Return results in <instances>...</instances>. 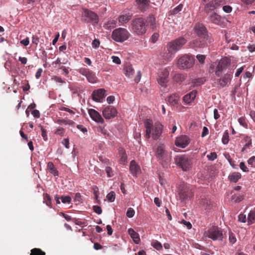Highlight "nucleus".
I'll return each instance as SVG.
<instances>
[{
  "label": "nucleus",
  "instance_id": "nucleus-21",
  "mask_svg": "<svg viewBox=\"0 0 255 255\" xmlns=\"http://www.w3.org/2000/svg\"><path fill=\"white\" fill-rule=\"evenodd\" d=\"M88 113L90 117L93 121L98 123L104 124V120L103 118L102 117L100 113L96 110L93 109H90L88 110Z\"/></svg>",
  "mask_w": 255,
  "mask_h": 255
},
{
  "label": "nucleus",
  "instance_id": "nucleus-27",
  "mask_svg": "<svg viewBox=\"0 0 255 255\" xmlns=\"http://www.w3.org/2000/svg\"><path fill=\"white\" fill-rule=\"evenodd\" d=\"M128 233L132 239L133 242L136 244H138L140 242V238L138 234L134 231L132 228H129L128 230Z\"/></svg>",
  "mask_w": 255,
  "mask_h": 255
},
{
  "label": "nucleus",
  "instance_id": "nucleus-35",
  "mask_svg": "<svg viewBox=\"0 0 255 255\" xmlns=\"http://www.w3.org/2000/svg\"><path fill=\"white\" fill-rule=\"evenodd\" d=\"M186 78V76L183 74H176L174 77L173 80L176 83H182Z\"/></svg>",
  "mask_w": 255,
  "mask_h": 255
},
{
  "label": "nucleus",
  "instance_id": "nucleus-31",
  "mask_svg": "<svg viewBox=\"0 0 255 255\" xmlns=\"http://www.w3.org/2000/svg\"><path fill=\"white\" fill-rule=\"evenodd\" d=\"M242 175L239 172H234L231 174L229 176V180L234 183H236L241 178Z\"/></svg>",
  "mask_w": 255,
  "mask_h": 255
},
{
  "label": "nucleus",
  "instance_id": "nucleus-33",
  "mask_svg": "<svg viewBox=\"0 0 255 255\" xmlns=\"http://www.w3.org/2000/svg\"><path fill=\"white\" fill-rule=\"evenodd\" d=\"M47 168L49 172L52 174L54 176H58V170L55 168L53 163L52 162H49L47 164Z\"/></svg>",
  "mask_w": 255,
  "mask_h": 255
},
{
  "label": "nucleus",
  "instance_id": "nucleus-18",
  "mask_svg": "<svg viewBox=\"0 0 255 255\" xmlns=\"http://www.w3.org/2000/svg\"><path fill=\"white\" fill-rule=\"evenodd\" d=\"M190 142V140L188 136L182 135L176 138L175 144L178 147L185 148L189 144Z\"/></svg>",
  "mask_w": 255,
  "mask_h": 255
},
{
  "label": "nucleus",
  "instance_id": "nucleus-56",
  "mask_svg": "<svg viewBox=\"0 0 255 255\" xmlns=\"http://www.w3.org/2000/svg\"><path fill=\"white\" fill-rule=\"evenodd\" d=\"M105 170H106V172L108 176L112 177L114 175L113 173V170H112V169L111 167H110L109 166H107V167H106Z\"/></svg>",
  "mask_w": 255,
  "mask_h": 255
},
{
  "label": "nucleus",
  "instance_id": "nucleus-20",
  "mask_svg": "<svg viewBox=\"0 0 255 255\" xmlns=\"http://www.w3.org/2000/svg\"><path fill=\"white\" fill-rule=\"evenodd\" d=\"M132 14L128 11L123 12L118 17V21L120 25H124L128 23L131 18Z\"/></svg>",
  "mask_w": 255,
  "mask_h": 255
},
{
  "label": "nucleus",
  "instance_id": "nucleus-15",
  "mask_svg": "<svg viewBox=\"0 0 255 255\" xmlns=\"http://www.w3.org/2000/svg\"><path fill=\"white\" fill-rule=\"evenodd\" d=\"M103 115L106 119H111L115 118L118 114L117 109L113 106H109L102 111Z\"/></svg>",
  "mask_w": 255,
  "mask_h": 255
},
{
  "label": "nucleus",
  "instance_id": "nucleus-63",
  "mask_svg": "<svg viewBox=\"0 0 255 255\" xmlns=\"http://www.w3.org/2000/svg\"><path fill=\"white\" fill-rule=\"evenodd\" d=\"M53 79L57 83H60L61 84L65 83V82L62 80V79L61 77L55 76L53 78Z\"/></svg>",
  "mask_w": 255,
  "mask_h": 255
},
{
  "label": "nucleus",
  "instance_id": "nucleus-40",
  "mask_svg": "<svg viewBox=\"0 0 255 255\" xmlns=\"http://www.w3.org/2000/svg\"><path fill=\"white\" fill-rule=\"evenodd\" d=\"M43 202L49 207H51V198L48 194H45L43 195Z\"/></svg>",
  "mask_w": 255,
  "mask_h": 255
},
{
  "label": "nucleus",
  "instance_id": "nucleus-48",
  "mask_svg": "<svg viewBox=\"0 0 255 255\" xmlns=\"http://www.w3.org/2000/svg\"><path fill=\"white\" fill-rule=\"evenodd\" d=\"M238 122L240 124L245 128H247L248 126L246 122V118L245 117H241L239 119Z\"/></svg>",
  "mask_w": 255,
  "mask_h": 255
},
{
  "label": "nucleus",
  "instance_id": "nucleus-39",
  "mask_svg": "<svg viewBox=\"0 0 255 255\" xmlns=\"http://www.w3.org/2000/svg\"><path fill=\"white\" fill-rule=\"evenodd\" d=\"M183 4H180L178 6H177L176 7H175L172 10H171L170 11V14H176L178 13H179L183 8Z\"/></svg>",
  "mask_w": 255,
  "mask_h": 255
},
{
  "label": "nucleus",
  "instance_id": "nucleus-12",
  "mask_svg": "<svg viewBox=\"0 0 255 255\" xmlns=\"http://www.w3.org/2000/svg\"><path fill=\"white\" fill-rule=\"evenodd\" d=\"M155 155L157 158L162 162H166L168 160V152L165 150V146L163 144L157 146L155 151Z\"/></svg>",
  "mask_w": 255,
  "mask_h": 255
},
{
  "label": "nucleus",
  "instance_id": "nucleus-10",
  "mask_svg": "<svg viewBox=\"0 0 255 255\" xmlns=\"http://www.w3.org/2000/svg\"><path fill=\"white\" fill-rule=\"evenodd\" d=\"M178 194L179 199L182 202L189 200L194 196L192 189L187 185H183L180 187Z\"/></svg>",
  "mask_w": 255,
  "mask_h": 255
},
{
  "label": "nucleus",
  "instance_id": "nucleus-7",
  "mask_svg": "<svg viewBox=\"0 0 255 255\" xmlns=\"http://www.w3.org/2000/svg\"><path fill=\"white\" fill-rule=\"evenodd\" d=\"M204 236L213 241H222L224 237L222 230L217 226H213L205 231Z\"/></svg>",
  "mask_w": 255,
  "mask_h": 255
},
{
  "label": "nucleus",
  "instance_id": "nucleus-25",
  "mask_svg": "<svg viewBox=\"0 0 255 255\" xmlns=\"http://www.w3.org/2000/svg\"><path fill=\"white\" fill-rule=\"evenodd\" d=\"M138 8L141 11H145L149 4V0H136Z\"/></svg>",
  "mask_w": 255,
  "mask_h": 255
},
{
  "label": "nucleus",
  "instance_id": "nucleus-54",
  "mask_svg": "<svg viewBox=\"0 0 255 255\" xmlns=\"http://www.w3.org/2000/svg\"><path fill=\"white\" fill-rule=\"evenodd\" d=\"M248 163L252 167H255V156L250 157L248 160Z\"/></svg>",
  "mask_w": 255,
  "mask_h": 255
},
{
  "label": "nucleus",
  "instance_id": "nucleus-28",
  "mask_svg": "<svg viewBox=\"0 0 255 255\" xmlns=\"http://www.w3.org/2000/svg\"><path fill=\"white\" fill-rule=\"evenodd\" d=\"M146 23L149 25L150 27L153 30H155L157 27V23L154 15L152 14H150L146 20Z\"/></svg>",
  "mask_w": 255,
  "mask_h": 255
},
{
  "label": "nucleus",
  "instance_id": "nucleus-57",
  "mask_svg": "<svg viewBox=\"0 0 255 255\" xmlns=\"http://www.w3.org/2000/svg\"><path fill=\"white\" fill-rule=\"evenodd\" d=\"M240 167L243 171L245 172H249L248 168H247V167L246 166V165H245V164L244 162H241L240 163Z\"/></svg>",
  "mask_w": 255,
  "mask_h": 255
},
{
  "label": "nucleus",
  "instance_id": "nucleus-3",
  "mask_svg": "<svg viewBox=\"0 0 255 255\" xmlns=\"http://www.w3.org/2000/svg\"><path fill=\"white\" fill-rule=\"evenodd\" d=\"M131 24L133 31L138 35H142L146 31V21L143 17L133 18Z\"/></svg>",
  "mask_w": 255,
  "mask_h": 255
},
{
  "label": "nucleus",
  "instance_id": "nucleus-4",
  "mask_svg": "<svg viewBox=\"0 0 255 255\" xmlns=\"http://www.w3.org/2000/svg\"><path fill=\"white\" fill-rule=\"evenodd\" d=\"M194 30L197 35L206 41V46L211 45L214 42L213 38L210 36L206 27L202 23H197L194 27Z\"/></svg>",
  "mask_w": 255,
  "mask_h": 255
},
{
  "label": "nucleus",
  "instance_id": "nucleus-50",
  "mask_svg": "<svg viewBox=\"0 0 255 255\" xmlns=\"http://www.w3.org/2000/svg\"><path fill=\"white\" fill-rule=\"evenodd\" d=\"M207 157L209 160L213 161L217 158V155L216 152H211L207 155Z\"/></svg>",
  "mask_w": 255,
  "mask_h": 255
},
{
  "label": "nucleus",
  "instance_id": "nucleus-29",
  "mask_svg": "<svg viewBox=\"0 0 255 255\" xmlns=\"http://www.w3.org/2000/svg\"><path fill=\"white\" fill-rule=\"evenodd\" d=\"M179 96L177 94H173L168 97V102L171 105H176L178 104Z\"/></svg>",
  "mask_w": 255,
  "mask_h": 255
},
{
  "label": "nucleus",
  "instance_id": "nucleus-9",
  "mask_svg": "<svg viewBox=\"0 0 255 255\" xmlns=\"http://www.w3.org/2000/svg\"><path fill=\"white\" fill-rule=\"evenodd\" d=\"M82 20L85 22H91L95 24L98 23L99 18L95 12L87 8H83Z\"/></svg>",
  "mask_w": 255,
  "mask_h": 255
},
{
  "label": "nucleus",
  "instance_id": "nucleus-49",
  "mask_svg": "<svg viewBox=\"0 0 255 255\" xmlns=\"http://www.w3.org/2000/svg\"><path fill=\"white\" fill-rule=\"evenodd\" d=\"M134 210L132 208H129L127 212L126 215L128 218H132L134 215Z\"/></svg>",
  "mask_w": 255,
  "mask_h": 255
},
{
  "label": "nucleus",
  "instance_id": "nucleus-11",
  "mask_svg": "<svg viewBox=\"0 0 255 255\" xmlns=\"http://www.w3.org/2000/svg\"><path fill=\"white\" fill-rule=\"evenodd\" d=\"M170 68L167 67L163 69H161L158 73L157 78L158 83L163 87H166L169 81V75Z\"/></svg>",
  "mask_w": 255,
  "mask_h": 255
},
{
  "label": "nucleus",
  "instance_id": "nucleus-6",
  "mask_svg": "<svg viewBox=\"0 0 255 255\" xmlns=\"http://www.w3.org/2000/svg\"><path fill=\"white\" fill-rule=\"evenodd\" d=\"M187 40L182 36L171 41L167 44V51L170 55L174 54L177 51L181 49L187 42Z\"/></svg>",
  "mask_w": 255,
  "mask_h": 255
},
{
  "label": "nucleus",
  "instance_id": "nucleus-22",
  "mask_svg": "<svg viewBox=\"0 0 255 255\" xmlns=\"http://www.w3.org/2000/svg\"><path fill=\"white\" fill-rule=\"evenodd\" d=\"M232 77V76L231 73H227L226 74L224 75L222 78L217 79L215 82V83H216L221 87H224L229 82H230Z\"/></svg>",
  "mask_w": 255,
  "mask_h": 255
},
{
  "label": "nucleus",
  "instance_id": "nucleus-24",
  "mask_svg": "<svg viewBox=\"0 0 255 255\" xmlns=\"http://www.w3.org/2000/svg\"><path fill=\"white\" fill-rule=\"evenodd\" d=\"M196 93L197 92L196 91H193L190 93L185 95L183 98V101L187 104L191 103L195 99L196 96Z\"/></svg>",
  "mask_w": 255,
  "mask_h": 255
},
{
  "label": "nucleus",
  "instance_id": "nucleus-34",
  "mask_svg": "<svg viewBox=\"0 0 255 255\" xmlns=\"http://www.w3.org/2000/svg\"><path fill=\"white\" fill-rule=\"evenodd\" d=\"M244 141L245 144L242 149V151H244L246 149H250L252 147V140L250 136H245L244 138Z\"/></svg>",
  "mask_w": 255,
  "mask_h": 255
},
{
  "label": "nucleus",
  "instance_id": "nucleus-61",
  "mask_svg": "<svg viewBox=\"0 0 255 255\" xmlns=\"http://www.w3.org/2000/svg\"><path fill=\"white\" fill-rule=\"evenodd\" d=\"M223 9L225 12L230 13L232 10V7L230 5H225L223 7Z\"/></svg>",
  "mask_w": 255,
  "mask_h": 255
},
{
  "label": "nucleus",
  "instance_id": "nucleus-23",
  "mask_svg": "<svg viewBox=\"0 0 255 255\" xmlns=\"http://www.w3.org/2000/svg\"><path fill=\"white\" fill-rule=\"evenodd\" d=\"M129 170L133 176H136L140 172V167L134 160H132L130 162Z\"/></svg>",
  "mask_w": 255,
  "mask_h": 255
},
{
  "label": "nucleus",
  "instance_id": "nucleus-42",
  "mask_svg": "<svg viewBox=\"0 0 255 255\" xmlns=\"http://www.w3.org/2000/svg\"><path fill=\"white\" fill-rule=\"evenodd\" d=\"M205 81L204 78H197L193 81L194 86H198L203 84Z\"/></svg>",
  "mask_w": 255,
  "mask_h": 255
},
{
  "label": "nucleus",
  "instance_id": "nucleus-60",
  "mask_svg": "<svg viewBox=\"0 0 255 255\" xmlns=\"http://www.w3.org/2000/svg\"><path fill=\"white\" fill-rule=\"evenodd\" d=\"M64 133V129L62 128H58L56 131L55 132V133L61 136H63Z\"/></svg>",
  "mask_w": 255,
  "mask_h": 255
},
{
  "label": "nucleus",
  "instance_id": "nucleus-52",
  "mask_svg": "<svg viewBox=\"0 0 255 255\" xmlns=\"http://www.w3.org/2000/svg\"><path fill=\"white\" fill-rule=\"evenodd\" d=\"M40 129L41 130V135L45 141H46L48 139L47 135L46 130L42 126H40Z\"/></svg>",
  "mask_w": 255,
  "mask_h": 255
},
{
  "label": "nucleus",
  "instance_id": "nucleus-46",
  "mask_svg": "<svg viewBox=\"0 0 255 255\" xmlns=\"http://www.w3.org/2000/svg\"><path fill=\"white\" fill-rule=\"evenodd\" d=\"M229 133H228V131H225L223 134L222 139V142L223 144H226L228 143L229 140Z\"/></svg>",
  "mask_w": 255,
  "mask_h": 255
},
{
  "label": "nucleus",
  "instance_id": "nucleus-41",
  "mask_svg": "<svg viewBox=\"0 0 255 255\" xmlns=\"http://www.w3.org/2000/svg\"><path fill=\"white\" fill-rule=\"evenodd\" d=\"M229 240L231 244H235L237 241L235 234L231 231H230L229 233Z\"/></svg>",
  "mask_w": 255,
  "mask_h": 255
},
{
  "label": "nucleus",
  "instance_id": "nucleus-14",
  "mask_svg": "<svg viewBox=\"0 0 255 255\" xmlns=\"http://www.w3.org/2000/svg\"><path fill=\"white\" fill-rule=\"evenodd\" d=\"M80 73L85 76L89 82L95 83L97 81V78L95 73L88 69L82 68L80 70Z\"/></svg>",
  "mask_w": 255,
  "mask_h": 255
},
{
  "label": "nucleus",
  "instance_id": "nucleus-44",
  "mask_svg": "<svg viewBox=\"0 0 255 255\" xmlns=\"http://www.w3.org/2000/svg\"><path fill=\"white\" fill-rule=\"evenodd\" d=\"M220 62L222 64V65L224 66L227 68L231 64V60L227 57L223 58L221 60Z\"/></svg>",
  "mask_w": 255,
  "mask_h": 255
},
{
  "label": "nucleus",
  "instance_id": "nucleus-36",
  "mask_svg": "<svg viewBox=\"0 0 255 255\" xmlns=\"http://www.w3.org/2000/svg\"><path fill=\"white\" fill-rule=\"evenodd\" d=\"M117 24V21L116 20H110L107 21L104 25V27L106 29H109L116 27Z\"/></svg>",
  "mask_w": 255,
  "mask_h": 255
},
{
  "label": "nucleus",
  "instance_id": "nucleus-26",
  "mask_svg": "<svg viewBox=\"0 0 255 255\" xmlns=\"http://www.w3.org/2000/svg\"><path fill=\"white\" fill-rule=\"evenodd\" d=\"M206 41L203 39L202 41L198 40H193L190 42L191 47L193 48H203L206 46Z\"/></svg>",
  "mask_w": 255,
  "mask_h": 255
},
{
  "label": "nucleus",
  "instance_id": "nucleus-17",
  "mask_svg": "<svg viewBox=\"0 0 255 255\" xmlns=\"http://www.w3.org/2000/svg\"><path fill=\"white\" fill-rule=\"evenodd\" d=\"M224 2V0H212L207 3L205 6L206 12H209L220 6Z\"/></svg>",
  "mask_w": 255,
  "mask_h": 255
},
{
  "label": "nucleus",
  "instance_id": "nucleus-13",
  "mask_svg": "<svg viewBox=\"0 0 255 255\" xmlns=\"http://www.w3.org/2000/svg\"><path fill=\"white\" fill-rule=\"evenodd\" d=\"M200 207L204 210H210L214 206V203L211 200L205 196L201 197L198 202Z\"/></svg>",
  "mask_w": 255,
  "mask_h": 255
},
{
  "label": "nucleus",
  "instance_id": "nucleus-2",
  "mask_svg": "<svg viewBox=\"0 0 255 255\" xmlns=\"http://www.w3.org/2000/svg\"><path fill=\"white\" fill-rule=\"evenodd\" d=\"M175 164L183 171H188L192 167V160L189 155H178L174 157Z\"/></svg>",
  "mask_w": 255,
  "mask_h": 255
},
{
  "label": "nucleus",
  "instance_id": "nucleus-37",
  "mask_svg": "<svg viewBox=\"0 0 255 255\" xmlns=\"http://www.w3.org/2000/svg\"><path fill=\"white\" fill-rule=\"evenodd\" d=\"M44 252L42 251L39 248H34L31 250L30 255H45Z\"/></svg>",
  "mask_w": 255,
  "mask_h": 255
},
{
  "label": "nucleus",
  "instance_id": "nucleus-62",
  "mask_svg": "<svg viewBox=\"0 0 255 255\" xmlns=\"http://www.w3.org/2000/svg\"><path fill=\"white\" fill-rule=\"evenodd\" d=\"M159 37V34L157 33H154L152 36H151V41L153 43H155L158 39Z\"/></svg>",
  "mask_w": 255,
  "mask_h": 255
},
{
  "label": "nucleus",
  "instance_id": "nucleus-1",
  "mask_svg": "<svg viewBox=\"0 0 255 255\" xmlns=\"http://www.w3.org/2000/svg\"><path fill=\"white\" fill-rule=\"evenodd\" d=\"M144 126L146 128L145 137L148 139L151 134L152 138L156 140L162 132L163 126L159 122H156L153 125L151 121L148 119L144 122Z\"/></svg>",
  "mask_w": 255,
  "mask_h": 255
},
{
  "label": "nucleus",
  "instance_id": "nucleus-47",
  "mask_svg": "<svg viewBox=\"0 0 255 255\" xmlns=\"http://www.w3.org/2000/svg\"><path fill=\"white\" fill-rule=\"evenodd\" d=\"M82 199L81 194L79 193H77L74 198V201L76 202V204H78L81 203L82 202Z\"/></svg>",
  "mask_w": 255,
  "mask_h": 255
},
{
  "label": "nucleus",
  "instance_id": "nucleus-16",
  "mask_svg": "<svg viewBox=\"0 0 255 255\" xmlns=\"http://www.w3.org/2000/svg\"><path fill=\"white\" fill-rule=\"evenodd\" d=\"M106 96V90L104 89H99L93 91L92 99L96 102H102Z\"/></svg>",
  "mask_w": 255,
  "mask_h": 255
},
{
  "label": "nucleus",
  "instance_id": "nucleus-43",
  "mask_svg": "<svg viewBox=\"0 0 255 255\" xmlns=\"http://www.w3.org/2000/svg\"><path fill=\"white\" fill-rule=\"evenodd\" d=\"M106 197L109 202H113L115 200L116 194L114 191H111L107 194Z\"/></svg>",
  "mask_w": 255,
  "mask_h": 255
},
{
  "label": "nucleus",
  "instance_id": "nucleus-8",
  "mask_svg": "<svg viewBox=\"0 0 255 255\" xmlns=\"http://www.w3.org/2000/svg\"><path fill=\"white\" fill-rule=\"evenodd\" d=\"M194 64V58L189 55L185 54L178 59L177 66L180 69H186L191 68Z\"/></svg>",
  "mask_w": 255,
  "mask_h": 255
},
{
  "label": "nucleus",
  "instance_id": "nucleus-64",
  "mask_svg": "<svg viewBox=\"0 0 255 255\" xmlns=\"http://www.w3.org/2000/svg\"><path fill=\"white\" fill-rule=\"evenodd\" d=\"M112 58L113 60V62L114 63L117 64H121V60L118 57L113 56H112Z\"/></svg>",
  "mask_w": 255,
  "mask_h": 255
},
{
  "label": "nucleus",
  "instance_id": "nucleus-38",
  "mask_svg": "<svg viewBox=\"0 0 255 255\" xmlns=\"http://www.w3.org/2000/svg\"><path fill=\"white\" fill-rule=\"evenodd\" d=\"M248 223L249 224H253L255 220V211H252L248 215Z\"/></svg>",
  "mask_w": 255,
  "mask_h": 255
},
{
  "label": "nucleus",
  "instance_id": "nucleus-58",
  "mask_svg": "<svg viewBox=\"0 0 255 255\" xmlns=\"http://www.w3.org/2000/svg\"><path fill=\"white\" fill-rule=\"evenodd\" d=\"M100 44V42L99 40L97 39H95L92 42V45L93 48H97L98 47H99Z\"/></svg>",
  "mask_w": 255,
  "mask_h": 255
},
{
  "label": "nucleus",
  "instance_id": "nucleus-59",
  "mask_svg": "<svg viewBox=\"0 0 255 255\" xmlns=\"http://www.w3.org/2000/svg\"><path fill=\"white\" fill-rule=\"evenodd\" d=\"M196 58L200 63H203L205 59V56L204 55L198 54L196 56Z\"/></svg>",
  "mask_w": 255,
  "mask_h": 255
},
{
  "label": "nucleus",
  "instance_id": "nucleus-55",
  "mask_svg": "<svg viewBox=\"0 0 255 255\" xmlns=\"http://www.w3.org/2000/svg\"><path fill=\"white\" fill-rule=\"evenodd\" d=\"M93 209L95 213L99 215L102 213V209L101 207L99 206H94L93 207Z\"/></svg>",
  "mask_w": 255,
  "mask_h": 255
},
{
  "label": "nucleus",
  "instance_id": "nucleus-53",
  "mask_svg": "<svg viewBox=\"0 0 255 255\" xmlns=\"http://www.w3.org/2000/svg\"><path fill=\"white\" fill-rule=\"evenodd\" d=\"M61 201L63 203H70L71 198L69 196H62L61 197Z\"/></svg>",
  "mask_w": 255,
  "mask_h": 255
},
{
  "label": "nucleus",
  "instance_id": "nucleus-45",
  "mask_svg": "<svg viewBox=\"0 0 255 255\" xmlns=\"http://www.w3.org/2000/svg\"><path fill=\"white\" fill-rule=\"evenodd\" d=\"M151 246L157 250H160L162 249L161 244L157 241L153 242L151 243Z\"/></svg>",
  "mask_w": 255,
  "mask_h": 255
},
{
  "label": "nucleus",
  "instance_id": "nucleus-32",
  "mask_svg": "<svg viewBox=\"0 0 255 255\" xmlns=\"http://www.w3.org/2000/svg\"><path fill=\"white\" fill-rule=\"evenodd\" d=\"M120 163L122 164H125L127 162V156L126 151L123 149L119 150Z\"/></svg>",
  "mask_w": 255,
  "mask_h": 255
},
{
  "label": "nucleus",
  "instance_id": "nucleus-5",
  "mask_svg": "<svg viewBox=\"0 0 255 255\" xmlns=\"http://www.w3.org/2000/svg\"><path fill=\"white\" fill-rule=\"evenodd\" d=\"M130 36L128 31L122 27L116 28L113 30L112 33V39L117 42H123L128 39Z\"/></svg>",
  "mask_w": 255,
  "mask_h": 255
},
{
  "label": "nucleus",
  "instance_id": "nucleus-51",
  "mask_svg": "<svg viewBox=\"0 0 255 255\" xmlns=\"http://www.w3.org/2000/svg\"><path fill=\"white\" fill-rule=\"evenodd\" d=\"M244 199L243 196L242 195H233L232 196V200L234 201L235 203L239 202L242 201Z\"/></svg>",
  "mask_w": 255,
  "mask_h": 255
},
{
  "label": "nucleus",
  "instance_id": "nucleus-19",
  "mask_svg": "<svg viewBox=\"0 0 255 255\" xmlns=\"http://www.w3.org/2000/svg\"><path fill=\"white\" fill-rule=\"evenodd\" d=\"M209 19L212 23L220 26H224L225 24V19L222 17L217 13H213L209 17Z\"/></svg>",
  "mask_w": 255,
  "mask_h": 255
},
{
  "label": "nucleus",
  "instance_id": "nucleus-30",
  "mask_svg": "<svg viewBox=\"0 0 255 255\" xmlns=\"http://www.w3.org/2000/svg\"><path fill=\"white\" fill-rule=\"evenodd\" d=\"M124 71L125 75L128 78L131 77L134 73V70L132 66L128 64L125 66Z\"/></svg>",
  "mask_w": 255,
  "mask_h": 255
}]
</instances>
